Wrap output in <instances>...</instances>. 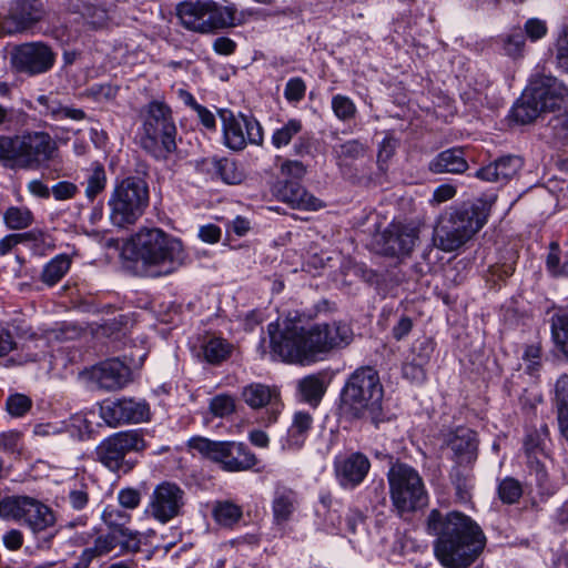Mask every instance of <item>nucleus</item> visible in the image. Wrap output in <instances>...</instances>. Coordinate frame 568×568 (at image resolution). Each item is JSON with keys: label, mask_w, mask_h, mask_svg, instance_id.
<instances>
[{"label": "nucleus", "mask_w": 568, "mask_h": 568, "mask_svg": "<svg viewBox=\"0 0 568 568\" xmlns=\"http://www.w3.org/2000/svg\"><path fill=\"white\" fill-rule=\"evenodd\" d=\"M18 169H38L54 158L57 143L45 131H23L18 134Z\"/></svg>", "instance_id": "obj_14"}, {"label": "nucleus", "mask_w": 568, "mask_h": 568, "mask_svg": "<svg viewBox=\"0 0 568 568\" xmlns=\"http://www.w3.org/2000/svg\"><path fill=\"white\" fill-rule=\"evenodd\" d=\"M497 494L504 504L513 505L523 496V487L517 479L506 477L499 481Z\"/></svg>", "instance_id": "obj_45"}, {"label": "nucleus", "mask_w": 568, "mask_h": 568, "mask_svg": "<svg viewBox=\"0 0 568 568\" xmlns=\"http://www.w3.org/2000/svg\"><path fill=\"white\" fill-rule=\"evenodd\" d=\"M31 239H34V234L32 232L9 234L4 236L0 240V255L8 254L18 244Z\"/></svg>", "instance_id": "obj_60"}, {"label": "nucleus", "mask_w": 568, "mask_h": 568, "mask_svg": "<svg viewBox=\"0 0 568 568\" xmlns=\"http://www.w3.org/2000/svg\"><path fill=\"white\" fill-rule=\"evenodd\" d=\"M303 130V123L298 119H290L272 133L271 143L275 149L287 146Z\"/></svg>", "instance_id": "obj_38"}, {"label": "nucleus", "mask_w": 568, "mask_h": 568, "mask_svg": "<svg viewBox=\"0 0 568 568\" xmlns=\"http://www.w3.org/2000/svg\"><path fill=\"white\" fill-rule=\"evenodd\" d=\"M489 207L479 201L440 216L434 230V245L443 252H453L468 242L487 222Z\"/></svg>", "instance_id": "obj_5"}, {"label": "nucleus", "mask_w": 568, "mask_h": 568, "mask_svg": "<svg viewBox=\"0 0 568 568\" xmlns=\"http://www.w3.org/2000/svg\"><path fill=\"white\" fill-rule=\"evenodd\" d=\"M297 392L302 400L317 406L326 392L324 376L322 374H312L297 382Z\"/></svg>", "instance_id": "obj_31"}, {"label": "nucleus", "mask_w": 568, "mask_h": 568, "mask_svg": "<svg viewBox=\"0 0 568 568\" xmlns=\"http://www.w3.org/2000/svg\"><path fill=\"white\" fill-rule=\"evenodd\" d=\"M551 519L560 530L568 528V498L555 509Z\"/></svg>", "instance_id": "obj_64"}, {"label": "nucleus", "mask_w": 568, "mask_h": 568, "mask_svg": "<svg viewBox=\"0 0 568 568\" xmlns=\"http://www.w3.org/2000/svg\"><path fill=\"white\" fill-rule=\"evenodd\" d=\"M72 260L68 254L54 256L44 265L40 276L41 281L48 286L55 285L69 272Z\"/></svg>", "instance_id": "obj_34"}, {"label": "nucleus", "mask_w": 568, "mask_h": 568, "mask_svg": "<svg viewBox=\"0 0 568 568\" xmlns=\"http://www.w3.org/2000/svg\"><path fill=\"white\" fill-rule=\"evenodd\" d=\"M298 506V494L295 490L285 486L276 487L272 499L274 524L285 526L293 519Z\"/></svg>", "instance_id": "obj_27"}, {"label": "nucleus", "mask_w": 568, "mask_h": 568, "mask_svg": "<svg viewBox=\"0 0 568 568\" xmlns=\"http://www.w3.org/2000/svg\"><path fill=\"white\" fill-rule=\"evenodd\" d=\"M542 112L544 111L541 110L538 100H535L534 92H530V87L527 89L521 100L514 106L513 110L515 120L521 124L532 122Z\"/></svg>", "instance_id": "obj_35"}, {"label": "nucleus", "mask_w": 568, "mask_h": 568, "mask_svg": "<svg viewBox=\"0 0 568 568\" xmlns=\"http://www.w3.org/2000/svg\"><path fill=\"white\" fill-rule=\"evenodd\" d=\"M116 498L121 507L128 510H133L140 506L142 495L136 488L125 487L119 490Z\"/></svg>", "instance_id": "obj_51"}, {"label": "nucleus", "mask_w": 568, "mask_h": 568, "mask_svg": "<svg viewBox=\"0 0 568 568\" xmlns=\"http://www.w3.org/2000/svg\"><path fill=\"white\" fill-rule=\"evenodd\" d=\"M189 447L230 473L250 470L258 462L255 454L242 442H220L195 436L189 440Z\"/></svg>", "instance_id": "obj_10"}, {"label": "nucleus", "mask_w": 568, "mask_h": 568, "mask_svg": "<svg viewBox=\"0 0 568 568\" xmlns=\"http://www.w3.org/2000/svg\"><path fill=\"white\" fill-rule=\"evenodd\" d=\"M433 344L428 339H424L419 342L417 345H414L412 348V359L417 362L419 366H426L430 359L433 354Z\"/></svg>", "instance_id": "obj_56"}, {"label": "nucleus", "mask_w": 568, "mask_h": 568, "mask_svg": "<svg viewBox=\"0 0 568 568\" xmlns=\"http://www.w3.org/2000/svg\"><path fill=\"white\" fill-rule=\"evenodd\" d=\"M195 169L212 178H219L226 184H240L244 178L243 169L229 158H210L195 161Z\"/></svg>", "instance_id": "obj_24"}, {"label": "nucleus", "mask_w": 568, "mask_h": 568, "mask_svg": "<svg viewBox=\"0 0 568 568\" xmlns=\"http://www.w3.org/2000/svg\"><path fill=\"white\" fill-rule=\"evenodd\" d=\"M449 446L457 454L469 452L475 448L474 434L469 429H458L449 440Z\"/></svg>", "instance_id": "obj_50"}, {"label": "nucleus", "mask_w": 568, "mask_h": 568, "mask_svg": "<svg viewBox=\"0 0 568 568\" xmlns=\"http://www.w3.org/2000/svg\"><path fill=\"white\" fill-rule=\"evenodd\" d=\"M419 231L410 224L390 223L381 234L378 245L381 252L388 256L409 255L418 240Z\"/></svg>", "instance_id": "obj_20"}, {"label": "nucleus", "mask_w": 568, "mask_h": 568, "mask_svg": "<svg viewBox=\"0 0 568 568\" xmlns=\"http://www.w3.org/2000/svg\"><path fill=\"white\" fill-rule=\"evenodd\" d=\"M551 333L556 346L568 357V314L552 316Z\"/></svg>", "instance_id": "obj_41"}, {"label": "nucleus", "mask_w": 568, "mask_h": 568, "mask_svg": "<svg viewBox=\"0 0 568 568\" xmlns=\"http://www.w3.org/2000/svg\"><path fill=\"white\" fill-rule=\"evenodd\" d=\"M175 16L187 31L212 34L237 24L234 4L224 6L214 0H184L175 6Z\"/></svg>", "instance_id": "obj_7"}, {"label": "nucleus", "mask_w": 568, "mask_h": 568, "mask_svg": "<svg viewBox=\"0 0 568 568\" xmlns=\"http://www.w3.org/2000/svg\"><path fill=\"white\" fill-rule=\"evenodd\" d=\"M132 254L149 276H161L172 273L181 266L185 258L181 240L165 233L161 229H141L131 240Z\"/></svg>", "instance_id": "obj_3"}, {"label": "nucleus", "mask_w": 568, "mask_h": 568, "mask_svg": "<svg viewBox=\"0 0 568 568\" xmlns=\"http://www.w3.org/2000/svg\"><path fill=\"white\" fill-rule=\"evenodd\" d=\"M186 495L180 485L163 480L149 496L145 514L160 524H168L183 515Z\"/></svg>", "instance_id": "obj_13"}, {"label": "nucleus", "mask_w": 568, "mask_h": 568, "mask_svg": "<svg viewBox=\"0 0 568 568\" xmlns=\"http://www.w3.org/2000/svg\"><path fill=\"white\" fill-rule=\"evenodd\" d=\"M529 87L544 112H554L565 105L568 100L567 87L554 77H539L531 81Z\"/></svg>", "instance_id": "obj_23"}, {"label": "nucleus", "mask_w": 568, "mask_h": 568, "mask_svg": "<svg viewBox=\"0 0 568 568\" xmlns=\"http://www.w3.org/2000/svg\"><path fill=\"white\" fill-rule=\"evenodd\" d=\"M145 448L143 437L136 430L120 432L103 439L95 449L97 459L109 470L128 474L136 465V460L128 457L132 452Z\"/></svg>", "instance_id": "obj_12"}, {"label": "nucleus", "mask_w": 568, "mask_h": 568, "mask_svg": "<svg viewBox=\"0 0 568 568\" xmlns=\"http://www.w3.org/2000/svg\"><path fill=\"white\" fill-rule=\"evenodd\" d=\"M210 410L214 416L225 417L235 410L234 397L227 394L214 396L210 400Z\"/></svg>", "instance_id": "obj_49"}, {"label": "nucleus", "mask_w": 568, "mask_h": 568, "mask_svg": "<svg viewBox=\"0 0 568 568\" xmlns=\"http://www.w3.org/2000/svg\"><path fill=\"white\" fill-rule=\"evenodd\" d=\"M150 204L148 182L138 175L118 180L108 200L109 219L113 226L125 229L135 224Z\"/></svg>", "instance_id": "obj_6"}, {"label": "nucleus", "mask_w": 568, "mask_h": 568, "mask_svg": "<svg viewBox=\"0 0 568 568\" xmlns=\"http://www.w3.org/2000/svg\"><path fill=\"white\" fill-rule=\"evenodd\" d=\"M525 32L531 41H537L546 36L547 26L539 19H529L525 23Z\"/></svg>", "instance_id": "obj_62"}, {"label": "nucleus", "mask_w": 568, "mask_h": 568, "mask_svg": "<svg viewBox=\"0 0 568 568\" xmlns=\"http://www.w3.org/2000/svg\"><path fill=\"white\" fill-rule=\"evenodd\" d=\"M280 172L287 179L301 180L306 174V166L297 160H285L281 164Z\"/></svg>", "instance_id": "obj_55"}, {"label": "nucleus", "mask_w": 568, "mask_h": 568, "mask_svg": "<svg viewBox=\"0 0 568 568\" xmlns=\"http://www.w3.org/2000/svg\"><path fill=\"white\" fill-rule=\"evenodd\" d=\"M52 195L57 201H65L73 199L78 192V186L69 181H61L52 186Z\"/></svg>", "instance_id": "obj_59"}, {"label": "nucleus", "mask_w": 568, "mask_h": 568, "mask_svg": "<svg viewBox=\"0 0 568 568\" xmlns=\"http://www.w3.org/2000/svg\"><path fill=\"white\" fill-rule=\"evenodd\" d=\"M18 134H0V162L11 169H18Z\"/></svg>", "instance_id": "obj_43"}, {"label": "nucleus", "mask_w": 568, "mask_h": 568, "mask_svg": "<svg viewBox=\"0 0 568 568\" xmlns=\"http://www.w3.org/2000/svg\"><path fill=\"white\" fill-rule=\"evenodd\" d=\"M100 389L113 392L130 382V368L116 358L106 359L84 373Z\"/></svg>", "instance_id": "obj_21"}, {"label": "nucleus", "mask_w": 568, "mask_h": 568, "mask_svg": "<svg viewBox=\"0 0 568 568\" xmlns=\"http://www.w3.org/2000/svg\"><path fill=\"white\" fill-rule=\"evenodd\" d=\"M22 435L17 430L3 432L0 434V449L7 453L19 452Z\"/></svg>", "instance_id": "obj_58"}, {"label": "nucleus", "mask_w": 568, "mask_h": 568, "mask_svg": "<svg viewBox=\"0 0 568 568\" xmlns=\"http://www.w3.org/2000/svg\"><path fill=\"white\" fill-rule=\"evenodd\" d=\"M525 45V37L520 30L507 36L504 40V50L506 54L513 58L520 57Z\"/></svg>", "instance_id": "obj_52"}, {"label": "nucleus", "mask_w": 568, "mask_h": 568, "mask_svg": "<svg viewBox=\"0 0 568 568\" xmlns=\"http://www.w3.org/2000/svg\"><path fill=\"white\" fill-rule=\"evenodd\" d=\"M44 17L41 0H13L8 12L0 18V34H16L27 31Z\"/></svg>", "instance_id": "obj_18"}, {"label": "nucleus", "mask_w": 568, "mask_h": 568, "mask_svg": "<svg viewBox=\"0 0 568 568\" xmlns=\"http://www.w3.org/2000/svg\"><path fill=\"white\" fill-rule=\"evenodd\" d=\"M0 518L12 520L38 534L52 527L55 517L41 500L28 495H10L0 499Z\"/></svg>", "instance_id": "obj_11"}, {"label": "nucleus", "mask_w": 568, "mask_h": 568, "mask_svg": "<svg viewBox=\"0 0 568 568\" xmlns=\"http://www.w3.org/2000/svg\"><path fill=\"white\" fill-rule=\"evenodd\" d=\"M393 507L399 516L416 511L427 504L423 478L412 466L394 464L387 474Z\"/></svg>", "instance_id": "obj_8"}, {"label": "nucleus", "mask_w": 568, "mask_h": 568, "mask_svg": "<svg viewBox=\"0 0 568 568\" xmlns=\"http://www.w3.org/2000/svg\"><path fill=\"white\" fill-rule=\"evenodd\" d=\"M555 404L557 409L568 408V375L562 374L555 385Z\"/></svg>", "instance_id": "obj_57"}, {"label": "nucleus", "mask_w": 568, "mask_h": 568, "mask_svg": "<svg viewBox=\"0 0 568 568\" xmlns=\"http://www.w3.org/2000/svg\"><path fill=\"white\" fill-rule=\"evenodd\" d=\"M276 196L293 209L316 211L322 207V202L310 194L300 183L284 181L276 190Z\"/></svg>", "instance_id": "obj_25"}, {"label": "nucleus", "mask_w": 568, "mask_h": 568, "mask_svg": "<svg viewBox=\"0 0 568 568\" xmlns=\"http://www.w3.org/2000/svg\"><path fill=\"white\" fill-rule=\"evenodd\" d=\"M225 145L234 151L243 150L247 143L262 145L264 133L261 123L253 116L231 111L221 113Z\"/></svg>", "instance_id": "obj_15"}, {"label": "nucleus", "mask_w": 568, "mask_h": 568, "mask_svg": "<svg viewBox=\"0 0 568 568\" xmlns=\"http://www.w3.org/2000/svg\"><path fill=\"white\" fill-rule=\"evenodd\" d=\"M426 529L436 536L434 552L445 568H467L483 552L486 536L476 521L459 511L446 515L432 509Z\"/></svg>", "instance_id": "obj_2"}, {"label": "nucleus", "mask_w": 568, "mask_h": 568, "mask_svg": "<svg viewBox=\"0 0 568 568\" xmlns=\"http://www.w3.org/2000/svg\"><path fill=\"white\" fill-rule=\"evenodd\" d=\"M3 219L10 230H23L33 223V214L27 207L10 206L4 212Z\"/></svg>", "instance_id": "obj_39"}, {"label": "nucleus", "mask_w": 568, "mask_h": 568, "mask_svg": "<svg viewBox=\"0 0 568 568\" xmlns=\"http://www.w3.org/2000/svg\"><path fill=\"white\" fill-rule=\"evenodd\" d=\"M521 168V158L507 155L479 169L476 176L487 182L507 183L518 174Z\"/></svg>", "instance_id": "obj_26"}, {"label": "nucleus", "mask_w": 568, "mask_h": 568, "mask_svg": "<svg viewBox=\"0 0 568 568\" xmlns=\"http://www.w3.org/2000/svg\"><path fill=\"white\" fill-rule=\"evenodd\" d=\"M384 389L378 372L371 366L355 369L341 393V410L352 419L375 425L382 420Z\"/></svg>", "instance_id": "obj_4"}, {"label": "nucleus", "mask_w": 568, "mask_h": 568, "mask_svg": "<svg viewBox=\"0 0 568 568\" xmlns=\"http://www.w3.org/2000/svg\"><path fill=\"white\" fill-rule=\"evenodd\" d=\"M119 536V544L118 546L121 547L122 552H138L141 547V541L139 538L138 531H132L130 529L123 530L122 532L118 534Z\"/></svg>", "instance_id": "obj_54"}, {"label": "nucleus", "mask_w": 568, "mask_h": 568, "mask_svg": "<svg viewBox=\"0 0 568 568\" xmlns=\"http://www.w3.org/2000/svg\"><path fill=\"white\" fill-rule=\"evenodd\" d=\"M305 91V82L301 78H292L285 85L284 97L290 102H300L304 98Z\"/></svg>", "instance_id": "obj_53"}, {"label": "nucleus", "mask_w": 568, "mask_h": 568, "mask_svg": "<svg viewBox=\"0 0 568 568\" xmlns=\"http://www.w3.org/2000/svg\"><path fill=\"white\" fill-rule=\"evenodd\" d=\"M371 469V462L366 455L356 452L346 456H338L334 460L336 479L344 488L358 486Z\"/></svg>", "instance_id": "obj_22"}, {"label": "nucleus", "mask_w": 568, "mask_h": 568, "mask_svg": "<svg viewBox=\"0 0 568 568\" xmlns=\"http://www.w3.org/2000/svg\"><path fill=\"white\" fill-rule=\"evenodd\" d=\"M334 115L343 122H349L355 119L357 108L354 101L344 94H335L331 102Z\"/></svg>", "instance_id": "obj_40"}, {"label": "nucleus", "mask_w": 568, "mask_h": 568, "mask_svg": "<svg viewBox=\"0 0 568 568\" xmlns=\"http://www.w3.org/2000/svg\"><path fill=\"white\" fill-rule=\"evenodd\" d=\"M313 425V417L307 412H296L292 425L287 430V445L291 448H301Z\"/></svg>", "instance_id": "obj_33"}, {"label": "nucleus", "mask_w": 568, "mask_h": 568, "mask_svg": "<svg viewBox=\"0 0 568 568\" xmlns=\"http://www.w3.org/2000/svg\"><path fill=\"white\" fill-rule=\"evenodd\" d=\"M556 59L558 65L568 72V33L561 36L557 41Z\"/></svg>", "instance_id": "obj_63"}, {"label": "nucleus", "mask_w": 568, "mask_h": 568, "mask_svg": "<svg viewBox=\"0 0 568 568\" xmlns=\"http://www.w3.org/2000/svg\"><path fill=\"white\" fill-rule=\"evenodd\" d=\"M28 113L22 109L7 108L0 104V128L11 129L27 124Z\"/></svg>", "instance_id": "obj_46"}, {"label": "nucleus", "mask_w": 568, "mask_h": 568, "mask_svg": "<svg viewBox=\"0 0 568 568\" xmlns=\"http://www.w3.org/2000/svg\"><path fill=\"white\" fill-rule=\"evenodd\" d=\"M272 352L282 361L308 365L321 356L346 347L353 341L351 326L341 321L318 323L310 328L300 326L292 318L267 326Z\"/></svg>", "instance_id": "obj_1"}, {"label": "nucleus", "mask_w": 568, "mask_h": 568, "mask_svg": "<svg viewBox=\"0 0 568 568\" xmlns=\"http://www.w3.org/2000/svg\"><path fill=\"white\" fill-rule=\"evenodd\" d=\"M366 152V145L358 140H349L334 148L336 158L345 163L364 158Z\"/></svg>", "instance_id": "obj_42"}, {"label": "nucleus", "mask_w": 568, "mask_h": 568, "mask_svg": "<svg viewBox=\"0 0 568 568\" xmlns=\"http://www.w3.org/2000/svg\"><path fill=\"white\" fill-rule=\"evenodd\" d=\"M100 417L112 427L139 424L150 419V405L144 399L122 397L106 399L100 404Z\"/></svg>", "instance_id": "obj_17"}, {"label": "nucleus", "mask_w": 568, "mask_h": 568, "mask_svg": "<svg viewBox=\"0 0 568 568\" xmlns=\"http://www.w3.org/2000/svg\"><path fill=\"white\" fill-rule=\"evenodd\" d=\"M61 500L74 511L85 509L90 501V494L84 477L71 479L64 489Z\"/></svg>", "instance_id": "obj_30"}, {"label": "nucleus", "mask_w": 568, "mask_h": 568, "mask_svg": "<svg viewBox=\"0 0 568 568\" xmlns=\"http://www.w3.org/2000/svg\"><path fill=\"white\" fill-rule=\"evenodd\" d=\"M108 178L101 163H93L87 176L85 196L90 202L101 194L106 186Z\"/></svg>", "instance_id": "obj_37"}, {"label": "nucleus", "mask_w": 568, "mask_h": 568, "mask_svg": "<svg viewBox=\"0 0 568 568\" xmlns=\"http://www.w3.org/2000/svg\"><path fill=\"white\" fill-rule=\"evenodd\" d=\"M32 408V399L24 394H12L6 400V409L12 417H23Z\"/></svg>", "instance_id": "obj_47"}, {"label": "nucleus", "mask_w": 568, "mask_h": 568, "mask_svg": "<svg viewBox=\"0 0 568 568\" xmlns=\"http://www.w3.org/2000/svg\"><path fill=\"white\" fill-rule=\"evenodd\" d=\"M241 397L254 410L265 408L263 422L266 425L276 423L284 407L280 389L276 386L251 383L243 387Z\"/></svg>", "instance_id": "obj_19"}, {"label": "nucleus", "mask_w": 568, "mask_h": 568, "mask_svg": "<svg viewBox=\"0 0 568 568\" xmlns=\"http://www.w3.org/2000/svg\"><path fill=\"white\" fill-rule=\"evenodd\" d=\"M37 101L45 109L41 114L50 116L54 121L65 119L82 121L85 119V112L82 109L64 105L60 100L52 97V94H41L37 98Z\"/></svg>", "instance_id": "obj_29"}, {"label": "nucleus", "mask_w": 568, "mask_h": 568, "mask_svg": "<svg viewBox=\"0 0 568 568\" xmlns=\"http://www.w3.org/2000/svg\"><path fill=\"white\" fill-rule=\"evenodd\" d=\"M102 520L112 531L120 534L129 529L126 524L130 523L131 515L118 507L108 506L102 513Z\"/></svg>", "instance_id": "obj_44"}, {"label": "nucleus", "mask_w": 568, "mask_h": 568, "mask_svg": "<svg viewBox=\"0 0 568 568\" xmlns=\"http://www.w3.org/2000/svg\"><path fill=\"white\" fill-rule=\"evenodd\" d=\"M242 508L229 500L217 501L213 507V517L223 527H233L242 518Z\"/></svg>", "instance_id": "obj_36"}, {"label": "nucleus", "mask_w": 568, "mask_h": 568, "mask_svg": "<svg viewBox=\"0 0 568 568\" xmlns=\"http://www.w3.org/2000/svg\"><path fill=\"white\" fill-rule=\"evenodd\" d=\"M55 63V53L43 42H27L16 45L10 53L12 70L29 77L50 71Z\"/></svg>", "instance_id": "obj_16"}, {"label": "nucleus", "mask_w": 568, "mask_h": 568, "mask_svg": "<svg viewBox=\"0 0 568 568\" xmlns=\"http://www.w3.org/2000/svg\"><path fill=\"white\" fill-rule=\"evenodd\" d=\"M201 348L207 363L219 365L231 357L234 346L223 337L210 336L203 342Z\"/></svg>", "instance_id": "obj_32"}, {"label": "nucleus", "mask_w": 568, "mask_h": 568, "mask_svg": "<svg viewBox=\"0 0 568 568\" xmlns=\"http://www.w3.org/2000/svg\"><path fill=\"white\" fill-rule=\"evenodd\" d=\"M142 146L156 159H165L176 149V126L171 109L163 102L152 101L148 105L143 124Z\"/></svg>", "instance_id": "obj_9"}, {"label": "nucleus", "mask_w": 568, "mask_h": 568, "mask_svg": "<svg viewBox=\"0 0 568 568\" xmlns=\"http://www.w3.org/2000/svg\"><path fill=\"white\" fill-rule=\"evenodd\" d=\"M119 544V536L116 531H110L98 536L93 545L90 547L97 557H102L110 554Z\"/></svg>", "instance_id": "obj_48"}, {"label": "nucleus", "mask_w": 568, "mask_h": 568, "mask_svg": "<svg viewBox=\"0 0 568 568\" xmlns=\"http://www.w3.org/2000/svg\"><path fill=\"white\" fill-rule=\"evenodd\" d=\"M454 486L456 489V498L460 503H467L471 498V481L465 476L457 475L454 479Z\"/></svg>", "instance_id": "obj_61"}, {"label": "nucleus", "mask_w": 568, "mask_h": 568, "mask_svg": "<svg viewBox=\"0 0 568 568\" xmlns=\"http://www.w3.org/2000/svg\"><path fill=\"white\" fill-rule=\"evenodd\" d=\"M468 163L460 149H449L440 152L429 163V170L433 173H453L459 174L467 170Z\"/></svg>", "instance_id": "obj_28"}]
</instances>
